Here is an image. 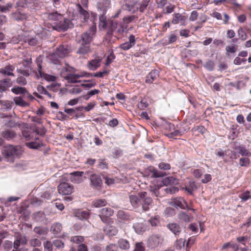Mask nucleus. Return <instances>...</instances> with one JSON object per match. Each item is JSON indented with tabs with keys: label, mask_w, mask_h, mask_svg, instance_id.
<instances>
[{
	"label": "nucleus",
	"mask_w": 251,
	"mask_h": 251,
	"mask_svg": "<svg viewBox=\"0 0 251 251\" xmlns=\"http://www.w3.org/2000/svg\"><path fill=\"white\" fill-rule=\"evenodd\" d=\"M129 201L134 208L141 207L143 211L149 210L153 203L152 199L146 192L139 193L137 195H130Z\"/></svg>",
	"instance_id": "f257e3e1"
},
{
	"label": "nucleus",
	"mask_w": 251,
	"mask_h": 251,
	"mask_svg": "<svg viewBox=\"0 0 251 251\" xmlns=\"http://www.w3.org/2000/svg\"><path fill=\"white\" fill-rule=\"evenodd\" d=\"M23 150L20 146L8 145L2 150V154L7 161L13 162L15 157H19L23 153Z\"/></svg>",
	"instance_id": "f03ea898"
},
{
	"label": "nucleus",
	"mask_w": 251,
	"mask_h": 251,
	"mask_svg": "<svg viewBox=\"0 0 251 251\" xmlns=\"http://www.w3.org/2000/svg\"><path fill=\"white\" fill-rule=\"evenodd\" d=\"M88 177H90V185L92 187L97 189H100L101 188L102 181L99 175L92 173L90 171H86L85 173L84 178H86Z\"/></svg>",
	"instance_id": "7ed1b4c3"
},
{
	"label": "nucleus",
	"mask_w": 251,
	"mask_h": 251,
	"mask_svg": "<svg viewBox=\"0 0 251 251\" xmlns=\"http://www.w3.org/2000/svg\"><path fill=\"white\" fill-rule=\"evenodd\" d=\"M96 32V26H92L88 30L81 34L79 42L81 44L90 45V43L92 41Z\"/></svg>",
	"instance_id": "20e7f679"
},
{
	"label": "nucleus",
	"mask_w": 251,
	"mask_h": 251,
	"mask_svg": "<svg viewBox=\"0 0 251 251\" xmlns=\"http://www.w3.org/2000/svg\"><path fill=\"white\" fill-rule=\"evenodd\" d=\"M73 25L71 21L63 17V19L59 20L58 22L53 26V29L57 31H65L69 28L72 27Z\"/></svg>",
	"instance_id": "39448f33"
},
{
	"label": "nucleus",
	"mask_w": 251,
	"mask_h": 251,
	"mask_svg": "<svg viewBox=\"0 0 251 251\" xmlns=\"http://www.w3.org/2000/svg\"><path fill=\"white\" fill-rule=\"evenodd\" d=\"M114 210L112 208L105 207L101 209L99 211V216L101 221L103 223H106L108 221V218L112 216Z\"/></svg>",
	"instance_id": "423d86ee"
},
{
	"label": "nucleus",
	"mask_w": 251,
	"mask_h": 251,
	"mask_svg": "<svg viewBox=\"0 0 251 251\" xmlns=\"http://www.w3.org/2000/svg\"><path fill=\"white\" fill-rule=\"evenodd\" d=\"M73 189V186L66 182L61 183L58 186V191L62 195H70L72 193Z\"/></svg>",
	"instance_id": "0eeeda50"
},
{
	"label": "nucleus",
	"mask_w": 251,
	"mask_h": 251,
	"mask_svg": "<svg viewBox=\"0 0 251 251\" xmlns=\"http://www.w3.org/2000/svg\"><path fill=\"white\" fill-rule=\"evenodd\" d=\"M76 8L82 22H87L90 17L88 12L84 9L79 3L76 4Z\"/></svg>",
	"instance_id": "6e6552de"
},
{
	"label": "nucleus",
	"mask_w": 251,
	"mask_h": 251,
	"mask_svg": "<svg viewBox=\"0 0 251 251\" xmlns=\"http://www.w3.org/2000/svg\"><path fill=\"white\" fill-rule=\"evenodd\" d=\"M171 204L176 207H179L183 209L188 207L187 202L181 197H177L172 199Z\"/></svg>",
	"instance_id": "1a4fd4ad"
},
{
	"label": "nucleus",
	"mask_w": 251,
	"mask_h": 251,
	"mask_svg": "<svg viewBox=\"0 0 251 251\" xmlns=\"http://www.w3.org/2000/svg\"><path fill=\"white\" fill-rule=\"evenodd\" d=\"M71 47L67 44H62L60 45L56 49V51L58 53L60 57L64 58L71 52Z\"/></svg>",
	"instance_id": "9d476101"
},
{
	"label": "nucleus",
	"mask_w": 251,
	"mask_h": 251,
	"mask_svg": "<svg viewBox=\"0 0 251 251\" xmlns=\"http://www.w3.org/2000/svg\"><path fill=\"white\" fill-rule=\"evenodd\" d=\"M120 23L116 21L109 20L107 26L105 29H107V34L109 36L113 35V32L116 30V28Z\"/></svg>",
	"instance_id": "9b49d317"
},
{
	"label": "nucleus",
	"mask_w": 251,
	"mask_h": 251,
	"mask_svg": "<svg viewBox=\"0 0 251 251\" xmlns=\"http://www.w3.org/2000/svg\"><path fill=\"white\" fill-rule=\"evenodd\" d=\"M84 172L76 171L71 173L72 176L71 177V181L75 183H80L83 181L82 176L83 175H85Z\"/></svg>",
	"instance_id": "f8f14e48"
},
{
	"label": "nucleus",
	"mask_w": 251,
	"mask_h": 251,
	"mask_svg": "<svg viewBox=\"0 0 251 251\" xmlns=\"http://www.w3.org/2000/svg\"><path fill=\"white\" fill-rule=\"evenodd\" d=\"M13 83L10 78H4L0 80V92L6 91L12 86Z\"/></svg>",
	"instance_id": "ddd939ff"
},
{
	"label": "nucleus",
	"mask_w": 251,
	"mask_h": 251,
	"mask_svg": "<svg viewBox=\"0 0 251 251\" xmlns=\"http://www.w3.org/2000/svg\"><path fill=\"white\" fill-rule=\"evenodd\" d=\"M14 67L12 65H6L4 67L0 69V73L4 76H14L13 71Z\"/></svg>",
	"instance_id": "4468645a"
},
{
	"label": "nucleus",
	"mask_w": 251,
	"mask_h": 251,
	"mask_svg": "<svg viewBox=\"0 0 251 251\" xmlns=\"http://www.w3.org/2000/svg\"><path fill=\"white\" fill-rule=\"evenodd\" d=\"M137 1L135 0H125L122 8L130 12L137 4Z\"/></svg>",
	"instance_id": "2eb2a0df"
},
{
	"label": "nucleus",
	"mask_w": 251,
	"mask_h": 251,
	"mask_svg": "<svg viewBox=\"0 0 251 251\" xmlns=\"http://www.w3.org/2000/svg\"><path fill=\"white\" fill-rule=\"evenodd\" d=\"M159 76V73L156 70L151 71L146 76V82L151 84L156 80Z\"/></svg>",
	"instance_id": "dca6fc26"
},
{
	"label": "nucleus",
	"mask_w": 251,
	"mask_h": 251,
	"mask_svg": "<svg viewBox=\"0 0 251 251\" xmlns=\"http://www.w3.org/2000/svg\"><path fill=\"white\" fill-rule=\"evenodd\" d=\"M74 213L75 216L81 220L87 219L89 216V212L88 210L78 209L75 211Z\"/></svg>",
	"instance_id": "f3484780"
},
{
	"label": "nucleus",
	"mask_w": 251,
	"mask_h": 251,
	"mask_svg": "<svg viewBox=\"0 0 251 251\" xmlns=\"http://www.w3.org/2000/svg\"><path fill=\"white\" fill-rule=\"evenodd\" d=\"M10 18L14 21H22L26 19L27 15L25 13H22L19 11H16L10 14Z\"/></svg>",
	"instance_id": "a211bd4d"
},
{
	"label": "nucleus",
	"mask_w": 251,
	"mask_h": 251,
	"mask_svg": "<svg viewBox=\"0 0 251 251\" xmlns=\"http://www.w3.org/2000/svg\"><path fill=\"white\" fill-rule=\"evenodd\" d=\"M82 75H81L80 72L77 74H68L65 79L70 83H77L80 82V80H78V79L81 78Z\"/></svg>",
	"instance_id": "6ab92c4d"
},
{
	"label": "nucleus",
	"mask_w": 251,
	"mask_h": 251,
	"mask_svg": "<svg viewBox=\"0 0 251 251\" xmlns=\"http://www.w3.org/2000/svg\"><path fill=\"white\" fill-rule=\"evenodd\" d=\"M12 92L16 95L27 94V97L30 99H33V97L28 93V91L25 87H21L19 86L15 87L11 89Z\"/></svg>",
	"instance_id": "aec40b11"
},
{
	"label": "nucleus",
	"mask_w": 251,
	"mask_h": 251,
	"mask_svg": "<svg viewBox=\"0 0 251 251\" xmlns=\"http://www.w3.org/2000/svg\"><path fill=\"white\" fill-rule=\"evenodd\" d=\"M167 226L175 235H178L181 231L180 226L176 223L169 224Z\"/></svg>",
	"instance_id": "412c9836"
},
{
	"label": "nucleus",
	"mask_w": 251,
	"mask_h": 251,
	"mask_svg": "<svg viewBox=\"0 0 251 251\" xmlns=\"http://www.w3.org/2000/svg\"><path fill=\"white\" fill-rule=\"evenodd\" d=\"M117 218L124 222L130 221L132 218L123 210H119L117 212Z\"/></svg>",
	"instance_id": "4be33fe9"
},
{
	"label": "nucleus",
	"mask_w": 251,
	"mask_h": 251,
	"mask_svg": "<svg viewBox=\"0 0 251 251\" xmlns=\"http://www.w3.org/2000/svg\"><path fill=\"white\" fill-rule=\"evenodd\" d=\"M104 231L106 234L110 236H114L118 233V229L115 226L106 225L104 227Z\"/></svg>",
	"instance_id": "5701e85b"
},
{
	"label": "nucleus",
	"mask_w": 251,
	"mask_h": 251,
	"mask_svg": "<svg viewBox=\"0 0 251 251\" xmlns=\"http://www.w3.org/2000/svg\"><path fill=\"white\" fill-rule=\"evenodd\" d=\"M107 204V201L104 199H95L92 202V206L96 208L104 206Z\"/></svg>",
	"instance_id": "b1692460"
},
{
	"label": "nucleus",
	"mask_w": 251,
	"mask_h": 251,
	"mask_svg": "<svg viewBox=\"0 0 251 251\" xmlns=\"http://www.w3.org/2000/svg\"><path fill=\"white\" fill-rule=\"evenodd\" d=\"M111 5L110 1L109 0H101L98 4V8L103 12L110 8Z\"/></svg>",
	"instance_id": "393cba45"
},
{
	"label": "nucleus",
	"mask_w": 251,
	"mask_h": 251,
	"mask_svg": "<svg viewBox=\"0 0 251 251\" xmlns=\"http://www.w3.org/2000/svg\"><path fill=\"white\" fill-rule=\"evenodd\" d=\"M162 182L166 186L174 185L178 183V179L174 176H169L164 178L162 180Z\"/></svg>",
	"instance_id": "a878e982"
},
{
	"label": "nucleus",
	"mask_w": 251,
	"mask_h": 251,
	"mask_svg": "<svg viewBox=\"0 0 251 251\" xmlns=\"http://www.w3.org/2000/svg\"><path fill=\"white\" fill-rule=\"evenodd\" d=\"M48 19L50 21L55 22V24H56L59 20L63 19V16L57 12L49 13L48 14Z\"/></svg>",
	"instance_id": "bb28decb"
},
{
	"label": "nucleus",
	"mask_w": 251,
	"mask_h": 251,
	"mask_svg": "<svg viewBox=\"0 0 251 251\" xmlns=\"http://www.w3.org/2000/svg\"><path fill=\"white\" fill-rule=\"evenodd\" d=\"M101 60L100 59H95L89 61L88 67L90 70H96L100 66Z\"/></svg>",
	"instance_id": "cd10ccee"
},
{
	"label": "nucleus",
	"mask_w": 251,
	"mask_h": 251,
	"mask_svg": "<svg viewBox=\"0 0 251 251\" xmlns=\"http://www.w3.org/2000/svg\"><path fill=\"white\" fill-rule=\"evenodd\" d=\"M149 243L152 248H154L161 243V239L158 235H152L149 239Z\"/></svg>",
	"instance_id": "c85d7f7f"
},
{
	"label": "nucleus",
	"mask_w": 251,
	"mask_h": 251,
	"mask_svg": "<svg viewBox=\"0 0 251 251\" xmlns=\"http://www.w3.org/2000/svg\"><path fill=\"white\" fill-rule=\"evenodd\" d=\"M1 135L3 138L7 140L12 139L16 136V133L10 129H6L2 131Z\"/></svg>",
	"instance_id": "c756f323"
},
{
	"label": "nucleus",
	"mask_w": 251,
	"mask_h": 251,
	"mask_svg": "<svg viewBox=\"0 0 251 251\" xmlns=\"http://www.w3.org/2000/svg\"><path fill=\"white\" fill-rule=\"evenodd\" d=\"M81 46L76 51V53L84 55L90 51V45L81 44Z\"/></svg>",
	"instance_id": "7c9ffc66"
},
{
	"label": "nucleus",
	"mask_w": 251,
	"mask_h": 251,
	"mask_svg": "<svg viewBox=\"0 0 251 251\" xmlns=\"http://www.w3.org/2000/svg\"><path fill=\"white\" fill-rule=\"evenodd\" d=\"M103 13L100 16V26H101L103 28H106L107 26L108 23L109 19L107 20L106 17L105 15L106 12H102Z\"/></svg>",
	"instance_id": "2f4dec72"
},
{
	"label": "nucleus",
	"mask_w": 251,
	"mask_h": 251,
	"mask_svg": "<svg viewBox=\"0 0 251 251\" xmlns=\"http://www.w3.org/2000/svg\"><path fill=\"white\" fill-rule=\"evenodd\" d=\"M62 58H63L60 57V55H59L56 51L49 56L50 60L54 64H57L59 63L60 60Z\"/></svg>",
	"instance_id": "473e14b6"
},
{
	"label": "nucleus",
	"mask_w": 251,
	"mask_h": 251,
	"mask_svg": "<svg viewBox=\"0 0 251 251\" xmlns=\"http://www.w3.org/2000/svg\"><path fill=\"white\" fill-rule=\"evenodd\" d=\"M118 244L121 249L127 250L129 248V243L126 240L121 239L118 241Z\"/></svg>",
	"instance_id": "72a5a7b5"
},
{
	"label": "nucleus",
	"mask_w": 251,
	"mask_h": 251,
	"mask_svg": "<svg viewBox=\"0 0 251 251\" xmlns=\"http://www.w3.org/2000/svg\"><path fill=\"white\" fill-rule=\"evenodd\" d=\"M14 101L16 105L20 106L25 107L28 105V103L20 97H15Z\"/></svg>",
	"instance_id": "f704fd0d"
},
{
	"label": "nucleus",
	"mask_w": 251,
	"mask_h": 251,
	"mask_svg": "<svg viewBox=\"0 0 251 251\" xmlns=\"http://www.w3.org/2000/svg\"><path fill=\"white\" fill-rule=\"evenodd\" d=\"M33 217L35 221L42 222L45 218V215L43 212L38 211L33 214Z\"/></svg>",
	"instance_id": "c9c22d12"
},
{
	"label": "nucleus",
	"mask_w": 251,
	"mask_h": 251,
	"mask_svg": "<svg viewBox=\"0 0 251 251\" xmlns=\"http://www.w3.org/2000/svg\"><path fill=\"white\" fill-rule=\"evenodd\" d=\"M34 232L40 235H45L47 233L46 228L41 226H36L33 229Z\"/></svg>",
	"instance_id": "e433bc0d"
},
{
	"label": "nucleus",
	"mask_w": 251,
	"mask_h": 251,
	"mask_svg": "<svg viewBox=\"0 0 251 251\" xmlns=\"http://www.w3.org/2000/svg\"><path fill=\"white\" fill-rule=\"evenodd\" d=\"M51 230L53 232V233L55 234H57L59 233L62 230V226L61 224L60 223H55L54 224L51 226Z\"/></svg>",
	"instance_id": "4c0bfd02"
},
{
	"label": "nucleus",
	"mask_w": 251,
	"mask_h": 251,
	"mask_svg": "<svg viewBox=\"0 0 251 251\" xmlns=\"http://www.w3.org/2000/svg\"><path fill=\"white\" fill-rule=\"evenodd\" d=\"M197 186L194 182H190L188 186H186L184 189L190 195L193 194L194 190H196Z\"/></svg>",
	"instance_id": "58836bf2"
},
{
	"label": "nucleus",
	"mask_w": 251,
	"mask_h": 251,
	"mask_svg": "<svg viewBox=\"0 0 251 251\" xmlns=\"http://www.w3.org/2000/svg\"><path fill=\"white\" fill-rule=\"evenodd\" d=\"M127 28V25L124 27L122 23H120L118 26L116 28L115 31L116 36L122 35L125 31V29Z\"/></svg>",
	"instance_id": "ea45409f"
},
{
	"label": "nucleus",
	"mask_w": 251,
	"mask_h": 251,
	"mask_svg": "<svg viewBox=\"0 0 251 251\" xmlns=\"http://www.w3.org/2000/svg\"><path fill=\"white\" fill-rule=\"evenodd\" d=\"M178 218L179 220L185 222H190V217L185 212L181 211L180 212L178 215Z\"/></svg>",
	"instance_id": "a19ab883"
},
{
	"label": "nucleus",
	"mask_w": 251,
	"mask_h": 251,
	"mask_svg": "<svg viewBox=\"0 0 251 251\" xmlns=\"http://www.w3.org/2000/svg\"><path fill=\"white\" fill-rule=\"evenodd\" d=\"M138 17L135 15L127 16L124 17L123 20L124 23L127 26L128 24L133 22L135 19H137Z\"/></svg>",
	"instance_id": "79ce46f5"
},
{
	"label": "nucleus",
	"mask_w": 251,
	"mask_h": 251,
	"mask_svg": "<svg viewBox=\"0 0 251 251\" xmlns=\"http://www.w3.org/2000/svg\"><path fill=\"white\" fill-rule=\"evenodd\" d=\"M0 104L3 109H8L12 108L13 102L9 100H1Z\"/></svg>",
	"instance_id": "37998d69"
},
{
	"label": "nucleus",
	"mask_w": 251,
	"mask_h": 251,
	"mask_svg": "<svg viewBox=\"0 0 251 251\" xmlns=\"http://www.w3.org/2000/svg\"><path fill=\"white\" fill-rule=\"evenodd\" d=\"M203 66L208 70L211 71H213L214 68L215 63L212 60H209L205 62Z\"/></svg>",
	"instance_id": "c03bdc74"
},
{
	"label": "nucleus",
	"mask_w": 251,
	"mask_h": 251,
	"mask_svg": "<svg viewBox=\"0 0 251 251\" xmlns=\"http://www.w3.org/2000/svg\"><path fill=\"white\" fill-rule=\"evenodd\" d=\"M25 144L26 147L32 149H37L41 147V144L36 142H27Z\"/></svg>",
	"instance_id": "a18cd8bd"
},
{
	"label": "nucleus",
	"mask_w": 251,
	"mask_h": 251,
	"mask_svg": "<svg viewBox=\"0 0 251 251\" xmlns=\"http://www.w3.org/2000/svg\"><path fill=\"white\" fill-rule=\"evenodd\" d=\"M238 34L240 38L242 41H245L248 38V35L244 31L242 27H240L238 30Z\"/></svg>",
	"instance_id": "49530a36"
},
{
	"label": "nucleus",
	"mask_w": 251,
	"mask_h": 251,
	"mask_svg": "<svg viewBox=\"0 0 251 251\" xmlns=\"http://www.w3.org/2000/svg\"><path fill=\"white\" fill-rule=\"evenodd\" d=\"M29 242L30 245L33 247H40L41 245V242L40 240L36 238L30 239Z\"/></svg>",
	"instance_id": "de8ad7c7"
},
{
	"label": "nucleus",
	"mask_w": 251,
	"mask_h": 251,
	"mask_svg": "<svg viewBox=\"0 0 251 251\" xmlns=\"http://www.w3.org/2000/svg\"><path fill=\"white\" fill-rule=\"evenodd\" d=\"M118 247L115 244H109L105 248V251H118Z\"/></svg>",
	"instance_id": "09e8293b"
},
{
	"label": "nucleus",
	"mask_w": 251,
	"mask_h": 251,
	"mask_svg": "<svg viewBox=\"0 0 251 251\" xmlns=\"http://www.w3.org/2000/svg\"><path fill=\"white\" fill-rule=\"evenodd\" d=\"M185 241L183 239H179L176 240L175 246L178 250H180L182 248L184 247Z\"/></svg>",
	"instance_id": "8fccbe9b"
},
{
	"label": "nucleus",
	"mask_w": 251,
	"mask_h": 251,
	"mask_svg": "<svg viewBox=\"0 0 251 251\" xmlns=\"http://www.w3.org/2000/svg\"><path fill=\"white\" fill-rule=\"evenodd\" d=\"M150 171L152 173V176L154 177H161L164 176V174L162 172L158 171L157 170H156L154 168H151L150 169Z\"/></svg>",
	"instance_id": "3c124183"
},
{
	"label": "nucleus",
	"mask_w": 251,
	"mask_h": 251,
	"mask_svg": "<svg viewBox=\"0 0 251 251\" xmlns=\"http://www.w3.org/2000/svg\"><path fill=\"white\" fill-rule=\"evenodd\" d=\"M237 50V47L236 46H227L226 48V54L228 55V53H235Z\"/></svg>",
	"instance_id": "603ef678"
},
{
	"label": "nucleus",
	"mask_w": 251,
	"mask_h": 251,
	"mask_svg": "<svg viewBox=\"0 0 251 251\" xmlns=\"http://www.w3.org/2000/svg\"><path fill=\"white\" fill-rule=\"evenodd\" d=\"M150 0H144L139 8V10L141 12H144L145 9L147 8Z\"/></svg>",
	"instance_id": "864d4df0"
},
{
	"label": "nucleus",
	"mask_w": 251,
	"mask_h": 251,
	"mask_svg": "<svg viewBox=\"0 0 251 251\" xmlns=\"http://www.w3.org/2000/svg\"><path fill=\"white\" fill-rule=\"evenodd\" d=\"M83 237L81 236H75L71 238V241L75 243L79 244L83 241Z\"/></svg>",
	"instance_id": "5fc2aeb1"
},
{
	"label": "nucleus",
	"mask_w": 251,
	"mask_h": 251,
	"mask_svg": "<svg viewBox=\"0 0 251 251\" xmlns=\"http://www.w3.org/2000/svg\"><path fill=\"white\" fill-rule=\"evenodd\" d=\"M16 83L20 85L25 86L26 84V79L23 76H19L16 79Z\"/></svg>",
	"instance_id": "6e6d98bb"
},
{
	"label": "nucleus",
	"mask_w": 251,
	"mask_h": 251,
	"mask_svg": "<svg viewBox=\"0 0 251 251\" xmlns=\"http://www.w3.org/2000/svg\"><path fill=\"white\" fill-rule=\"evenodd\" d=\"M28 1L27 0H19L16 2L17 7L25 8L27 5Z\"/></svg>",
	"instance_id": "4d7b16f0"
},
{
	"label": "nucleus",
	"mask_w": 251,
	"mask_h": 251,
	"mask_svg": "<svg viewBox=\"0 0 251 251\" xmlns=\"http://www.w3.org/2000/svg\"><path fill=\"white\" fill-rule=\"evenodd\" d=\"M239 153L243 156H249L250 155V152L243 147L239 148Z\"/></svg>",
	"instance_id": "13d9d810"
},
{
	"label": "nucleus",
	"mask_w": 251,
	"mask_h": 251,
	"mask_svg": "<svg viewBox=\"0 0 251 251\" xmlns=\"http://www.w3.org/2000/svg\"><path fill=\"white\" fill-rule=\"evenodd\" d=\"M13 243L10 241H5L4 244V250L6 251H10L12 249Z\"/></svg>",
	"instance_id": "bf43d9fd"
},
{
	"label": "nucleus",
	"mask_w": 251,
	"mask_h": 251,
	"mask_svg": "<svg viewBox=\"0 0 251 251\" xmlns=\"http://www.w3.org/2000/svg\"><path fill=\"white\" fill-rule=\"evenodd\" d=\"M158 167L161 170H167L171 168L170 165L168 163L161 162L158 165Z\"/></svg>",
	"instance_id": "052dcab7"
},
{
	"label": "nucleus",
	"mask_w": 251,
	"mask_h": 251,
	"mask_svg": "<svg viewBox=\"0 0 251 251\" xmlns=\"http://www.w3.org/2000/svg\"><path fill=\"white\" fill-rule=\"evenodd\" d=\"M179 20H182L181 15L179 13L175 14L172 21V23L174 24H177Z\"/></svg>",
	"instance_id": "680f3d73"
},
{
	"label": "nucleus",
	"mask_w": 251,
	"mask_h": 251,
	"mask_svg": "<svg viewBox=\"0 0 251 251\" xmlns=\"http://www.w3.org/2000/svg\"><path fill=\"white\" fill-rule=\"evenodd\" d=\"M44 247L45 251H52V245L50 241H47L44 243Z\"/></svg>",
	"instance_id": "e2e57ef3"
},
{
	"label": "nucleus",
	"mask_w": 251,
	"mask_h": 251,
	"mask_svg": "<svg viewBox=\"0 0 251 251\" xmlns=\"http://www.w3.org/2000/svg\"><path fill=\"white\" fill-rule=\"evenodd\" d=\"M53 245L57 248H63L64 246L63 242L60 240H55L53 242Z\"/></svg>",
	"instance_id": "0e129e2a"
},
{
	"label": "nucleus",
	"mask_w": 251,
	"mask_h": 251,
	"mask_svg": "<svg viewBox=\"0 0 251 251\" xmlns=\"http://www.w3.org/2000/svg\"><path fill=\"white\" fill-rule=\"evenodd\" d=\"M239 162L242 166H247L249 164L250 160L247 157H243L240 159Z\"/></svg>",
	"instance_id": "69168bd1"
},
{
	"label": "nucleus",
	"mask_w": 251,
	"mask_h": 251,
	"mask_svg": "<svg viewBox=\"0 0 251 251\" xmlns=\"http://www.w3.org/2000/svg\"><path fill=\"white\" fill-rule=\"evenodd\" d=\"M178 191V188L176 187L171 186L170 188H167L166 189V191L167 193L173 194H175Z\"/></svg>",
	"instance_id": "338daca9"
},
{
	"label": "nucleus",
	"mask_w": 251,
	"mask_h": 251,
	"mask_svg": "<svg viewBox=\"0 0 251 251\" xmlns=\"http://www.w3.org/2000/svg\"><path fill=\"white\" fill-rule=\"evenodd\" d=\"M134 251H145V247L143 246L142 243H137Z\"/></svg>",
	"instance_id": "774afa93"
}]
</instances>
